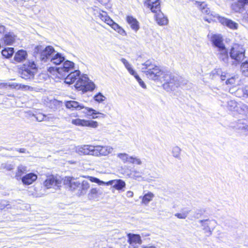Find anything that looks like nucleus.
Segmentation results:
<instances>
[{
  "label": "nucleus",
  "instance_id": "f257e3e1",
  "mask_svg": "<svg viewBox=\"0 0 248 248\" xmlns=\"http://www.w3.org/2000/svg\"><path fill=\"white\" fill-rule=\"evenodd\" d=\"M142 71L150 79L164 82L163 88L167 91L173 90L176 87L184 85L186 81L182 80V78L175 77L169 71L161 69L160 67L148 60L142 64Z\"/></svg>",
  "mask_w": 248,
  "mask_h": 248
},
{
  "label": "nucleus",
  "instance_id": "f03ea898",
  "mask_svg": "<svg viewBox=\"0 0 248 248\" xmlns=\"http://www.w3.org/2000/svg\"><path fill=\"white\" fill-rule=\"evenodd\" d=\"M65 106L67 108H69L72 110H81L83 109L82 112L88 115L92 116L93 119H96L98 117L96 115V114H99L102 118H105L106 117V115L104 113L97 112L92 108L84 107L82 104L75 101H69L66 102L65 103Z\"/></svg>",
  "mask_w": 248,
  "mask_h": 248
},
{
  "label": "nucleus",
  "instance_id": "7ed1b4c3",
  "mask_svg": "<svg viewBox=\"0 0 248 248\" xmlns=\"http://www.w3.org/2000/svg\"><path fill=\"white\" fill-rule=\"evenodd\" d=\"M37 67L33 61H29L24 63L19 69L20 77L26 80H31L34 78L37 72Z\"/></svg>",
  "mask_w": 248,
  "mask_h": 248
},
{
  "label": "nucleus",
  "instance_id": "20e7f679",
  "mask_svg": "<svg viewBox=\"0 0 248 248\" xmlns=\"http://www.w3.org/2000/svg\"><path fill=\"white\" fill-rule=\"evenodd\" d=\"M245 49L240 44H234L230 51L231 58L236 64L240 63L245 58Z\"/></svg>",
  "mask_w": 248,
  "mask_h": 248
},
{
  "label": "nucleus",
  "instance_id": "39448f33",
  "mask_svg": "<svg viewBox=\"0 0 248 248\" xmlns=\"http://www.w3.org/2000/svg\"><path fill=\"white\" fill-rule=\"evenodd\" d=\"M75 86L76 89L84 92L93 91L95 88L94 84L89 80L86 75L79 77Z\"/></svg>",
  "mask_w": 248,
  "mask_h": 248
},
{
  "label": "nucleus",
  "instance_id": "423d86ee",
  "mask_svg": "<svg viewBox=\"0 0 248 248\" xmlns=\"http://www.w3.org/2000/svg\"><path fill=\"white\" fill-rule=\"evenodd\" d=\"M40 51V59L44 62H50L51 58L56 52L53 47L47 46L45 49H43L41 46H37L35 47V52Z\"/></svg>",
  "mask_w": 248,
  "mask_h": 248
},
{
  "label": "nucleus",
  "instance_id": "0eeeda50",
  "mask_svg": "<svg viewBox=\"0 0 248 248\" xmlns=\"http://www.w3.org/2000/svg\"><path fill=\"white\" fill-rule=\"evenodd\" d=\"M201 224L202 230L207 236H210L216 226L217 222L214 219H203L199 221Z\"/></svg>",
  "mask_w": 248,
  "mask_h": 248
},
{
  "label": "nucleus",
  "instance_id": "6e6552de",
  "mask_svg": "<svg viewBox=\"0 0 248 248\" xmlns=\"http://www.w3.org/2000/svg\"><path fill=\"white\" fill-rule=\"evenodd\" d=\"M230 127L238 132L244 134H248V118L247 119H239L232 123Z\"/></svg>",
  "mask_w": 248,
  "mask_h": 248
},
{
  "label": "nucleus",
  "instance_id": "1a4fd4ad",
  "mask_svg": "<svg viewBox=\"0 0 248 248\" xmlns=\"http://www.w3.org/2000/svg\"><path fill=\"white\" fill-rule=\"evenodd\" d=\"M113 148L108 145H95L93 146V150L92 155L96 157L106 156L111 154Z\"/></svg>",
  "mask_w": 248,
  "mask_h": 248
},
{
  "label": "nucleus",
  "instance_id": "9d476101",
  "mask_svg": "<svg viewBox=\"0 0 248 248\" xmlns=\"http://www.w3.org/2000/svg\"><path fill=\"white\" fill-rule=\"evenodd\" d=\"M62 183L60 177L54 175H50L47 177L44 182V186L47 188L59 187Z\"/></svg>",
  "mask_w": 248,
  "mask_h": 248
},
{
  "label": "nucleus",
  "instance_id": "9b49d317",
  "mask_svg": "<svg viewBox=\"0 0 248 248\" xmlns=\"http://www.w3.org/2000/svg\"><path fill=\"white\" fill-rule=\"evenodd\" d=\"M75 64L72 62L66 61L64 62L62 67L56 68L58 73L62 78H64L66 75L74 70Z\"/></svg>",
  "mask_w": 248,
  "mask_h": 248
},
{
  "label": "nucleus",
  "instance_id": "f8f14e48",
  "mask_svg": "<svg viewBox=\"0 0 248 248\" xmlns=\"http://www.w3.org/2000/svg\"><path fill=\"white\" fill-rule=\"evenodd\" d=\"M94 15L97 14L96 16L104 21L108 25L111 27L115 31H117L119 27L120 26L118 24L115 23L108 16L106 12L100 11L98 12L97 11L96 13H94Z\"/></svg>",
  "mask_w": 248,
  "mask_h": 248
},
{
  "label": "nucleus",
  "instance_id": "ddd939ff",
  "mask_svg": "<svg viewBox=\"0 0 248 248\" xmlns=\"http://www.w3.org/2000/svg\"><path fill=\"white\" fill-rule=\"evenodd\" d=\"M71 123L78 126H89L93 128H96L98 126V123L92 120L76 119L72 120Z\"/></svg>",
  "mask_w": 248,
  "mask_h": 248
},
{
  "label": "nucleus",
  "instance_id": "4468645a",
  "mask_svg": "<svg viewBox=\"0 0 248 248\" xmlns=\"http://www.w3.org/2000/svg\"><path fill=\"white\" fill-rule=\"evenodd\" d=\"M93 150V146L91 145H82L75 148V151L80 155H92Z\"/></svg>",
  "mask_w": 248,
  "mask_h": 248
},
{
  "label": "nucleus",
  "instance_id": "2eb2a0df",
  "mask_svg": "<svg viewBox=\"0 0 248 248\" xmlns=\"http://www.w3.org/2000/svg\"><path fill=\"white\" fill-rule=\"evenodd\" d=\"M210 40L213 45L217 48V49H218L225 46L223 42L222 37L219 34H212L210 37Z\"/></svg>",
  "mask_w": 248,
  "mask_h": 248
},
{
  "label": "nucleus",
  "instance_id": "dca6fc26",
  "mask_svg": "<svg viewBox=\"0 0 248 248\" xmlns=\"http://www.w3.org/2000/svg\"><path fill=\"white\" fill-rule=\"evenodd\" d=\"M218 21L222 25H225L232 30H236L238 28V24L231 19L218 16Z\"/></svg>",
  "mask_w": 248,
  "mask_h": 248
},
{
  "label": "nucleus",
  "instance_id": "f3484780",
  "mask_svg": "<svg viewBox=\"0 0 248 248\" xmlns=\"http://www.w3.org/2000/svg\"><path fill=\"white\" fill-rule=\"evenodd\" d=\"M67 74L65 77L64 82L68 84H71L74 83L78 78L79 77L80 72L79 70H74Z\"/></svg>",
  "mask_w": 248,
  "mask_h": 248
},
{
  "label": "nucleus",
  "instance_id": "a211bd4d",
  "mask_svg": "<svg viewBox=\"0 0 248 248\" xmlns=\"http://www.w3.org/2000/svg\"><path fill=\"white\" fill-rule=\"evenodd\" d=\"M217 55L220 61L223 62L225 63H228L229 58L228 56V50L226 47L224 46L221 48L217 49Z\"/></svg>",
  "mask_w": 248,
  "mask_h": 248
},
{
  "label": "nucleus",
  "instance_id": "6ab92c4d",
  "mask_svg": "<svg viewBox=\"0 0 248 248\" xmlns=\"http://www.w3.org/2000/svg\"><path fill=\"white\" fill-rule=\"evenodd\" d=\"M128 236V242L129 244L135 248L136 247L134 246L136 244H141L142 243V240L140 235L133 234V233H128L127 234Z\"/></svg>",
  "mask_w": 248,
  "mask_h": 248
},
{
  "label": "nucleus",
  "instance_id": "aec40b11",
  "mask_svg": "<svg viewBox=\"0 0 248 248\" xmlns=\"http://www.w3.org/2000/svg\"><path fill=\"white\" fill-rule=\"evenodd\" d=\"M155 13V20L158 25L160 26H164L168 24V19L167 17L165 16L164 14L161 12L160 8H159V10L158 11L157 13Z\"/></svg>",
  "mask_w": 248,
  "mask_h": 248
},
{
  "label": "nucleus",
  "instance_id": "412c9836",
  "mask_svg": "<svg viewBox=\"0 0 248 248\" xmlns=\"http://www.w3.org/2000/svg\"><path fill=\"white\" fill-rule=\"evenodd\" d=\"M121 61L124 64L125 67L128 70L129 73L134 76L137 81L139 83L142 79L138 75L136 72L132 68L131 65L128 62V61L124 58H122Z\"/></svg>",
  "mask_w": 248,
  "mask_h": 248
},
{
  "label": "nucleus",
  "instance_id": "4be33fe9",
  "mask_svg": "<svg viewBox=\"0 0 248 248\" xmlns=\"http://www.w3.org/2000/svg\"><path fill=\"white\" fill-rule=\"evenodd\" d=\"M121 61L124 64L125 67L128 70L129 73L134 76L137 81L139 83L142 79L138 75L136 72L132 68L131 65L128 62V61L124 58H122Z\"/></svg>",
  "mask_w": 248,
  "mask_h": 248
},
{
  "label": "nucleus",
  "instance_id": "5701e85b",
  "mask_svg": "<svg viewBox=\"0 0 248 248\" xmlns=\"http://www.w3.org/2000/svg\"><path fill=\"white\" fill-rule=\"evenodd\" d=\"M146 3L153 13H157L160 8L159 0H148Z\"/></svg>",
  "mask_w": 248,
  "mask_h": 248
},
{
  "label": "nucleus",
  "instance_id": "b1692460",
  "mask_svg": "<svg viewBox=\"0 0 248 248\" xmlns=\"http://www.w3.org/2000/svg\"><path fill=\"white\" fill-rule=\"evenodd\" d=\"M107 185H112L116 189L120 190L125 186V183L121 179L113 180L106 183Z\"/></svg>",
  "mask_w": 248,
  "mask_h": 248
},
{
  "label": "nucleus",
  "instance_id": "393cba45",
  "mask_svg": "<svg viewBox=\"0 0 248 248\" xmlns=\"http://www.w3.org/2000/svg\"><path fill=\"white\" fill-rule=\"evenodd\" d=\"M37 178V176L33 173H29L24 176L21 179L24 185H29L31 184Z\"/></svg>",
  "mask_w": 248,
  "mask_h": 248
},
{
  "label": "nucleus",
  "instance_id": "a878e982",
  "mask_svg": "<svg viewBox=\"0 0 248 248\" xmlns=\"http://www.w3.org/2000/svg\"><path fill=\"white\" fill-rule=\"evenodd\" d=\"M126 21L130 26L131 29L137 32L140 29V25L138 21L132 16H127L126 17Z\"/></svg>",
  "mask_w": 248,
  "mask_h": 248
},
{
  "label": "nucleus",
  "instance_id": "bb28decb",
  "mask_svg": "<svg viewBox=\"0 0 248 248\" xmlns=\"http://www.w3.org/2000/svg\"><path fill=\"white\" fill-rule=\"evenodd\" d=\"M16 35L12 32H7L2 38L4 43L7 45H12L15 41Z\"/></svg>",
  "mask_w": 248,
  "mask_h": 248
},
{
  "label": "nucleus",
  "instance_id": "cd10ccee",
  "mask_svg": "<svg viewBox=\"0 0 248 248\" xmlns=\"http://www.w3.org/2000/svg\"><path fill=\"white\" fill-rule=\"evenodd\" d=\"M65 60V58L60 53L56 52L51 58L50 62L56 64H60L62 62H63Z\"/></svg>",
  "mask_w": 248,
  "mask_h": 248
},
{
  "label": "nucleus",
  "instance_id": "c85d7f7f",
  "mask_svg": "<svg viewBox=\"0 0 248 248\" xmlns=\"http://www.w3.org/2000/svg\"><path fill=\"white\" fill-rule=\"evenodd\" d=\"M27 57V53L23 50H18L15 55L14 60L17 62H20L25 60Z\"/></svg>",
  "mask_w": 248,
  "mask_h": 248
},
{
  "label": "nucleus",
  "instance_id": "c756f323",
  "mask_svg": "<svg viewBox=\"0 0 248 248\" xmlns=\"http://www.w3.org/2000/svg\"><path fill=\"white\" fill-rule=\"evenodd\" d=\"M90 184L86 180L82 181L80 183V186L78 189L79 195H84L86 194L90 188Z\"/></svg>",
  "mask_w": 248,
  "mask_h": 248
},
{
  "label": "nucleus",
  "instance_id": "7c9ffc66",
  "mask_svg": "<svg viewBox=\"0 0 248 248\" xmlns=\"http://www.w3.org/2000/svg\"><path fill=\"white\" fill-rule=\"evenodd\" d=\"M235 95L238 97L248 96V86L238 88L235 92Z\"/></svg>",
  "mask_w": 248,
  "mask_h": 248
},
{
  "label": "nucleus",
  "instance_id": "2f4dec72",
  "mask_svg": "<svg viewBox=\"0 0 248 248\" xmlns=\"http://www.w3.org/2000/svg\"><path fill=\"white\" fill-rule=\"evenodd\" d=\"M143 172L141 171L133 170L131 172L132 178L136 180L139 181H144L146 180L145 177H143Z\"/></svg>",
  "mask_w": 248,
  "mask_h": 248
},
{
  "label": "nucleus",
  "instance_id": "473e14b6",
  "mask_svg": "<svg viewBox=\"0 0 248 248\" xmlns=\"http://www.w3.org/2000/svg\"><path fill=\"white\" fill-rule=\"evenodd\" d=\"M195 5L202 13L206 14L207 15L209 14L210 10L209 8L207 7V4L204 2L196 1Z\"/></svg>",
  "mask_w": 248,
  "mask_h": 248
},
{
  "label": "nucleus",
  "instance_id": "72a5a7b5",
  "mask_svg": "<svg viewBox=\"0 0 248 248\" xmlns=\"http://www.w3.org/2000/svg\"><path fill=\"white\" fill-rule=\"evenodd\" d=\"M27 171L26 166L23 165H20L17 167V171L16 173L15 177L19 180L21 178V176Z\"/></svg>",
  "mask_w": 248,
  "mask_h": 248
},
{
  "label": "nucleus",
  "instance_id": "f704fd0d",
  "mask_svg": "<svg viewBox=\"0 0 248 248\" xmlns=\"http://www.w3.org/2000/svg\"><path fill=\"white\" fill-rule=\"evenodd\" d=\"M101 195L99 190L96 187H92L88 194V198L90 200H93L99 197Z\"/></svg>",
  "mask_w": 248,
  "mask_h": 248
},
{
  "label": "nucleus",
  "instance_id": "c9c22d12",
  "mask_svg": "<svg viewBox=\"0 0 248 248\" xmlns=\"http://www.w3.org/2000/svg\"><path fill=\"white\" fill-rule=\"evenodd\" d=\"M155 197L154 194L151 192H148L142 198L141 202L142 204L147 205L153 200Z\"/></svg>",
  "mask_w": 248,
  "mask_h": 248
},
{
  "label": "nucleus",
  "instance_id": "e433bc0d",
  "mask_svg": "<svg viewBox=\"0 0 248 248\" xmlns=\"http://www.w3.org/2000/svg\"><path fill=\"white\" fill-rule=\"evenodd\" d=\"M236 111L239 114H248V106L243 103H238V108L236 109Z\"/></svg>",
  "mask_w": 248,
  "mask_h": 248
},
{
  "label": "nucleus",
  "instance_id": "4c0bfd02",
  "mask_svg": "<svg viewBox=\"0 0 248 248\" xmlns=\"http://www.w3.org/2000/svg\"><path fill=\"white\" fill-rule=\"evenodd\" d=\"M238 103L234 100H230L227 101V108L230 111H235L238 108Z\"/></svg>",
  "mask_w": 248,
  "mask_h": 248
},
{
  "label": "nucleus",
  "instance_id": "58836bf2",
  "mask_svg": "<svg viewBox=\"0 0 248 248\" xmlns=\"http://www.w3.org/2000/svg\"><path fill=\"white\" fill-rule=\"evenodd\" d=\"M117 157L120 158L124 163H130L131 156H129L126 153H119L117 155Z\"/></svg>",
  "mask_w": 248,
  "mask_h": 248
},
{
  "label": "nucleus",
  "instance_id": "ea45409f",
  "mask_svg": "<svg viewBox=\"0 0 248 248\" xmlns=\"http://www.w3.org/2000/svg\"><path fill=\"white\" fill-rule=\"evenodd\" d=\"M240 81V79L239 78V77L237 75H235L231 78H228L226 81V84L227 85H234V84H238Z\"/></svg>",
  "mask_w": 248,
  "mask_h": 248
},
{
  "label": "nucleus",
  "instance_id": "a19ab883",
  "mask_svg": "<svg viewBox=\"0 0 248 248\" xmlns=\"http://www.w3.org/2000/svg\"><path fill=\"white\" fill-rule=\"evenodd\" d=\"M80 183L79 181H78L75 179L71 178L69 180V186L71 189L75 190L76 189L79 188Z\"/></svg>",
  "mask_w": 248,
  "mask_h": 248
},
{
  "label": "nucleus",
  "instance_id": "79ce46f5",
  "mask_svg": "<svg viewBox=\"0 0 248 248\" xmlns=\"http://www.w3.org/2000/svg\"><path fill=\"white\" fill-rule=\"evenodd\" d=\"M232 10L234 12L241 13L242 12L244 6L242 4L241 2H239V0H238L237 2L232 4Z\"/></svg>",
  "mask_w": 248,
  "mask_h": 248
},
{
  "label": "nucleus",
  "instance_id": "37998d69",
  "mask_svg": "<svg viewBox=\"0 0 248 248\" xmlns=\"http://www.w3.org/2000/svg\"><path fill=\"white\" fill-rule=\"evenodd\" d=\"M14 53L13 48L8 47L2 50L1 52L2 55L6 58L11 57Z\"/></svg>",
  "mask_w": 248,
  "mask_h": 248
},
{
  "label": "nucleus",
  "instance_id": "c03bdc74",
  "mask_svg": "<svg viewBox=\"0 0 248 248\" xmlns=\"http://www.w3.org/2000/svg\"><path fill=\"white\" fill-rule=\"evenodd\" d=\"M181 149L178 146H175L172 149V155L173 157L180 159Z\"/></svg>",
  "mask_w": 248,
  "mask_h": 248
},
{
  "label": "nucleus",
  "instance_id": "a18cd8bd",
  "mask_svg": "<svg viewBox=\"0 0 248 248\" xmlns=\"http://www.w3.org/2000/svg\"><path fill=\"white\" fill-rule=\"evenodd\" d=\"M241 70L245 76L248 77V61H247L242 63Z\"/></svg>",
  "mask_w": 248,
  "mask_h": 248
},
{
  "label": "nucleus",
  "instance_id": "49530a36",
  "mask_svg": "<svg viewBox=\"0 0 248 248\" xmlns=\"http://www.w3.org/2000/svg\"><path fill=\"white\" fill-rule=\"evenodd\" d=\"M190 211L184 210L182 213H176L174 215L179 219H185L189 214Z\"/></svg>",
  "mask_w": 248,
  "mask_h": 248
},
{
  "label": "nucleus",
  "instance_id": "de8ad7c7",
  "mask_svg": "<svg viewBox=\"0 0 248 248\" xmlns=\"http://www.w3.org/2000/svg\"><path fill=\"white\" fill-rule=\"evenodd\" d=\"M130 163L133 164H136L138 165H141L142 164V161L141 159L137 156H131L130 158Z\"/></svg>",
  "mask_w": 248,
  "mask_h": 248
},
{
  "label": "nucleus",
  "instance_id": "09e8293b",
  "mask_svg": "<svg viewBox=\"0 0 248 248\" xmlns=\"http://www.w3.org/2000/svg\"><path fill=\"white\" fill-rule=\"evenodd\" d=\"M106 99V97L100 93H99L94 96V100L99 103H102Z\"/></svg>",
  "mask_w": 248,
  "mask_h": 248
},
{
  "label": "nucleus",
  "instance_id": "8fccbe9b",
  "mask_svg": "<svg viewBox=\"0 0 248 248\" xmlns=\"http://www.w3.org/2000/svg\"><path fill=\"white\" fill-rule=\"evenodd\" d=\"M212 73L213 75L217 74L219 76L222 80H224L226 79V75L225 74L223 75L221 70L219 69H216L213 71Z\"/></svg>",
  "mask_w": 248,
  "mask_h": 248
},
{
  "label": "nucleus",
  "instance_id": "3c124183",
  "mask_svg": "<svg viewBox=\"0 0 248 248\" xmlns=\"http://www.w3.org/2000/svg\"><path fill=\"white\" fill-rule=\"evenodd\" d=\"M33 116L35 118L36 121L38 122H42L45 121V119L46 118V115H44L42 113H38L36 115H33Z\"/></svg>",
  "mask_w": 248,
  "mask_h": 248
},
{
  "label": "nucleus",
  "instance_id": "603ef678",
  "mask_svg": "<svg viewBox=\"0 0 248 248\" xmlns=\"http://www.w3.org/2000/svg\"><path fill=\"white\" fill-rule=\"evenodd\" d=\"M90 179V180L92 182H94L98 184L99 185H103L104 184H106V183H105L104 182L100 180L99 179L93 177H88Z\"/></svg>",
  "mask_w": 248,
  "mask_h": 248
},
{
  "label": "nucleus",
  "instance_id": "864d4df0",
  "mask_svg": "<svg viewBox=\"0 0 248 248\" xmlns=\"http://www.w3.org/2000/svg\"><path fill=\"white\" fill-rule=\"evenodd\" d=\"M5 208H10V205L8 203V202L6 201H1V202H0V209L2 210Z\"/></svg>",
  "mask_w": 248,
  "mask_h": 248
},
{
  "label": "nucleus",
  "instance_id": "5fc2aeb1",
  "mask_svg": "<svg viewBox=\"0 0 248 248\" xmlns=\"http://www.w3.org/2000/svg\"><path fill=\"white\" fill-rule=\"evenodd\" d=\"M1 168L7 170H11L14 168V166L11 164L4 163L1 165Z\"/></svg>",
  "mask_w": 248,
  "mask_h": 248
},
{
  "label": "nucleus",
  "instance_id": "6e6d98bb",
  "mask_svg": "<svg viewBox=\"0 0 248 248\" xmlns=\"http://www.w3.org/2000/svg\"><path fill=\"white\" fill-rule=\"evenodd\" d=\"M55 119L56 118L52 114H48L46 115L45 121H52Z\"/></svg>",
  "mask_w": 248,
  "mask_h": 248
},
{
  "label": "nucleus",
  "instance_id": "4d7b16f0",
  "mask_svg": "<svg viewBox=\"0 0 248 248\" xmlns=\"http://www.w3.org/2000/svg\"><path fill=\"white\" fill-rule=\"evenodd\" d=\"M120 34L124 36L126 35V32L120 26L119 27L118 29L116 31Z\"/></svg>",
  "mask_w": 248,
  "mask_h": 248
},
{
  "label": "nucleus",
  "instance_id": "13d9d810",
  "mask_svg": "<svg viewBox=\"0 0 248 248\" xmlns=\"http://www.w3.org/2000/svg\"><path fill=\"white\" fill-rule=\"evenodd\" d=\"M6 32L7 31H6V27L1 24H0V33L5 34Z\"/></svg>",
  "mask_w": 248,
  "mask_h": 248
},
{
  "label": "nucleus",
  "instance_id": "bf43d9fd",
  "mask_svg": "<svg viewBox=\"0 0 248 248\" xmlns=\"http://www.w3.org/2000/svg\"><path fill=\"white\" fill-rule=\"evenodd\" d=\"M139 84L140 85V86L143 89H146V86L145 84V83L143 82V81L141 80L139 83Z\"/></svg>",
  "mask_w": 248,
  "mask_h": 248
},
{
  "label": "nucleus",
  "instance_id": "052dcab7",
  "mask_svg": "<svg viewBox=\"0 0 248 248\" xmlns=\"http://www.w3.org/2000/svg\"><path fill=\"white\" fill-rule=\"evenodd\" d=\"M239 2H241L242 4L244 6L245 5L248 4V0H238Z\"/></svg>",
  "mask_w": 248,
  "mask_h": 248
},
{
  "label": "nucleus",
  "instance_id": "680f3d73",
  "mask_svg": "<svg viewBox=\"0 0 248 248\" xmlns=\"http://www.w3.org/2000/svg\"><path fill=\"white\" fill-rule=\"evenodd\" d=\"M133 192L131 191H128L126 193V195L128 197H133Z\"/></svg>",
  "mask_w": 248,
  "mask_h": 248
},
{
  "label": "nucleus",
  "instance_id": "e2e57ef3",
  "mask_svg": "<svg viewBox=\"0 0 248 248\" xmlns=\"http://www.w3.org/2000/svg\"><path fill=\"white\" fill-rule=\"evenodd\" d=\"M100 3L102 4H105L108 3V0H97Z\"/></svg>",
  "mask_w": 248,
  "mask_h": 248
},
{
  "label": "nucleus",
  "instance_id": "0e129e2a",
  "mask_svg": "<svg viewBox=\"0 0 248 248\" xmlns=\"http://www.w3.org/2000/svg\"><path fill=\"white\" fill-rule=\"evenodd\" d=\"M18 152L21 153H25L26 152V149L24 148H20L17 150Z\"/></svg>",
  "mask_w": 248,
  "mask_h": 248
},
{
  "label": "nucleus",
  "instance_id": "69168bd1",
  "mask_svg": "<svg viewBox=\"0 0 248 248\" xmlns=\"http://www.w3.org/2000/svg\"><path fill=\"white\" fill-rule=\"evenodd\" d=\"M142 248H157L156 247L153 245H148L146 246H143Z\"/></svg>",
  "mask_w": 248,
  "mask_h": 248
},
{
  "label": "nucleus",
  "instance_id": "338daca9",
  "mask_svg": "<svg viewBox=\"0 0 248 248\" xmlns=\"http://www.w3.org/2000/svg\"><path fill=\"white\" fill-rule=\"evenodd\" d=\"M232 89H230V92H231L232 93H233V92H232H232L231 91L232 90Z\"/></svg>",
  "mask_w": 248,
  "mask_h": 248
}]
</instances>
